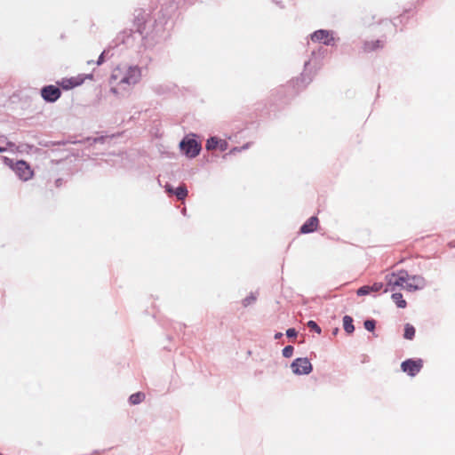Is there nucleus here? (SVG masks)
<instances>
[{"instance_id":"f257e3e1","label":"nucleus","mask_w":455,"mask_h":455,"mask_svg":"<svg viewBox=\"0 0 455 455\" xmlns=\"http://www.w3.org/2000/svg\"><path fill=\"white\" fill-rule=\"evenodd\" d=\"M112 80L127 85L139 83L141 78V70L137 66H118L113 70Z\"/></svg>"},{"instance_id":"f03ea898","label":"nucleus","mask_w":455,"mask_h":455,"mask_svg":"<svg viewBox=\"0 0 455 455\" xmlns=\"http://www.w3.org/2000/svg\"><path fill=\"white\" fill-rule=\"evenodd\" d=\"M387 284L384 292L395 291L398 288L404 289L407 281V271L401 270L386 276Z\"/></svg>"},{"instance_id":"7ed1b4c3","label":"nucleus","mask_w":455,"mask_h":455,"mask_svg":"<svg viewBox=\"0 0 455 455\" xmlns=\"http://www.w3.org/2000/svg\"><path fill=\"white\" fill-rule=\"evenodd\" d=\"M5 161H8V165L15 172L20 180L28 181L33 178L34 171L26 161L20 160L15 164H12L8 158H5Z\"/></svg>"},{"instance_id":"20e7f679","label":"nucleus","mask_w":455,"mask_h":455,"mask_svg":"<svg viewBox=\"0 0 455 455\" xmlns=\"http://www.w3.org/2000/svg\"><path fill=\"white\" fill-rule=\"evenodd\" d=\"M181 151L188 157L196 156L201 150V144L196 140L186 137L180 144Z\"/></svg>"},{"instance_id":"39448f33","label":"nucleus","mask_w":455,"mask_h":455,"mask_svg":"<svg viewBox=\"0 0 455 455\" xmlns=\"http://www.w3.org/2000/svg\"><path fill=\"white\" fill-rule=\"evenodd\" d=\"M422 366L423 361L421 359H408L403 362L401 364L402 370L411 377L417 375L420 371Z\"/></svg>"},{"instance_id":"423d86ee","label":"nucleus","mask_w":455,"mask_h":455,"mask_svg":"<svg viewBox=\"0 0 455 455\" xmlns=\"http://www.w3.org/2000/svg\"><path fill=\"white\" fill-rule=\"evenodd\" d=\"M295 374H309L312 371V364L307 358H297L291 365Z\"/></svg>"},{"instance_id":"0eeeda50","label":"nucleus","mask_w":455,"mask_h":455,"mask_svg":"<svg viewBox=\"0 0 455 455\" xmlns=\"http://www.w3.org/2000/svg\"><path fill=\"white\" fill-rule=\"evenodd\" d=\"M426 281L420 275H410L407 273V281L406 285L404 286V290L408 291H415L418 290H421L425 287Z\"/></svg>"},{"instance_id":"6e6552de","label":"nucleus","mask_w":455,"mask_h":455,"mask_svg":"<svg viewBox=\"0 0 455 455\" xmlns=\"http://www.w3.org/2000/svg\"><path fill=\"white\" fill-rule=\"evenodd\" d=\"M61 95V92L58 86L47 85L41 89L42 98L48 102H55Z\"/></svg>"},{"instance_id":"1a4fd4ad","label":"nucleus","mask_w":455,"mask_h":455,"mask_svg":"<svg viewBox=\"0 0 455 455\" xmlns=\"http://www.w3.org/2000/svg\"><path fill=\"white\" fill-rule=\"evenodd\" d=\"M84 82V77L81 75L69 78H62L57 82V84L64 90H70L81 85Z\"/></svg>"},{"instance_id":"9d476101","label":"nucleus","mask_w":455,"mask_h":455,"mask_svg":"<svg viewBox=\"0 0 455 455\" xmlns=\"http://www.w3.org/2000/svg\"><path fill=\"white\" fill-rule=\"evenodd\" d=\"M313 42L323 43L326 45L332 44L334 38L328 30L320 29L311 35Z\"/></svg>"},{"instance_id":"9b49d317","label":"nucleus","mask_w":455,"mask_h":455,"mask_svg":"<svg viewBox=\"0 0 455 455\" xmlns=\"http://www.w3.org/2000/svg\"><path fill=\"white\" fill-rule=\"evenodd\" d=\"M384 47V42L381 40L364 41L362 45V51L364 53H370Z\"/></svg>"},{"instance_id":"f8f14e48","label":"nucleus","mask_w":455,"mask_h":455,"mask_svg":"<svg viewBox=\"0 0 455 455\" xmlns=\"http://www.w3.org/2000/svg\"><path fill=\"white\" fill-rule=\"evenodd\" d=\"M319 225L317 217H310L300 228L301 234H308L315 231Z\"/></svg>"},{"instance_id":"ddd939ff","label":"nucleus","mask_w":455,"mask_h":455,"mask_svg":"<svg viewBox=\"0 0 455 455\" xmlns=\"http://www.w3.org/2000/svg\"><path fill=\"white\" fill-rule=\"evenodd\" d=\"M392 292V299L395 303V305L399 308H405L407 307V302L405 299H403V295L400 292L391 291Z\"/></svg>"},{"instance_id":"4468645a","label":"nucleus","mask_w":455,"mask_h":455,"mask_svg":"<svg viewBox=\"0 0 455 455\" xmlns=\"http://www.w3.org/2000/svg\"><path fill=\"white\" fill-rule=\"evenodd\" d=\"M145 397L146 395L144 393L137 392L130 396L129 402L132 405L139 404L145 400Z\"/></svg>"},{"instance_id":"2eb2a0df","label":"nucleus","mask_w":455,"mask_h":455,"mask_svg":"<svg viewBox=\"0 0 455 455\" xmlns=\"http://www.w3.org/2000/svg\"><path fill=\"white\" fill-rule=\"evenodd\" d=\"M343 327H344V330L347 332V333H352L355 330V327H354V324H353V319L351 316L349 315H345L343 317Z\"/></svg>"},{"instance_id":"dca6fc26","label":"nucleus","mask_w":455,"mask_h":455,"mask_svg":"<svg viewBox=\"0 0 455 455\" xmlns=\"http://www.w3.org/2000/svg\"><path fill=\"white\" fill-rule=\"evenodd\" d=\"M414 335H415V328L411 324L406 323L404 326V333H403L404 339H412L414 338Z\"/></svg>"},{"instance_id":"f3484780","label":"nucleus","mask_w":455,"mask_h":455,"mask_svg":"<svg viewBox=\"0 0 455 455\" xmlns=\"http://www.w3.org/2000/svg\"><path fill=\"white\" fill-rule=\"evenodd\" d=\"M174 194L179 200H183L188 196V189L185 185H181L176 188Z\"/></svg>"},{"instance_id":"a211bd4d","label":"nucleus","mask_w":455,"mask_h":455,"mask_svg":"<svg viewBox=\"0 0 455 455\" xmlns=\"http://www.w3.org/2000/svg\"><path fill=\"white\" fill-rule=\"evenodd\" d=\"M220 140L214 137L209 139L206 142V148L208 150L215 149L219 147Z\"/></svg>"},{"instance_id":"6ab92c4d","label":"nucleus","mask_w":455,"mask_h":455,"mask_svg":"<svg viewBox=\"0 0 455 455\" xmlns=\"http://www.w3.org/2000/svg\"><path fill=\"white\" fill-rule=\"evenodd\" d=\"M293 347L292 346H286L283 349V355L286 358H289L291 356H292L293 355Z\"/></svg>"},{"instance_id":"aec40b11","label":"nucleus","mask_w":455,"mask_h":455,"mask_svg":"<svg viewBox=\"0 0 455 455\" xmlns=\"http://www.w3.org/2000/svg\"><path fill=\"white\" fill-rule=\"evenodd\" d=\"M383 288L382 283H374L372 285H369L370 292H378Z\"/></svg>"},{"instance_id":"412c9836","label":"nucleus","mask_w":455,"mask_h":455,"mask_svg":"<svg viewBox=\"0 0 455 455\" xmlns=\"http://www.w3.org/2000/svg\"><path fill=\"white\" fill-rule=\"evenodd\" d=\"M370 290H369V285H364V286H362L360 287L357 291H356V294L358 296H365V295H368L370 294Z\"/></svg>"},{"instance_id":"4be33fe9","label":"nucleus","mask_w":455,"mask_h":455,"mask_svg":"<svg viewBox=\"0 0 455 455\" xmlns=\"http://www.w3.org/2000/svg\"><path fill=\"white\" fill-rule=\"evenodd\" d=\"M307 326L308 328H310L311 330L316 331L318 334L321 333L322 330L321 328L318 326V324L315 322V321H309L307 323Z\"/></svg>"},{"instance_id":"5701e85b","label":"nucleus","mask_w":455,"mask_h":455,"mask_svg":"<svg viewBox=\"0 0 455 455\" xmlns=\"http://www.w3.org/2000/svg\"><path fill=\"white\" fill-rule=\"evenodd\" d=\"M364 328L369 331H372L375 329V321L374 320H366L364 322Z\"/></svg>"},{"instance_id":"b1692460","label":"nucleus","mask_w":455,"mask_h":455,"mask_svg":"<svg viewBox=\"0 0 455 455\" xmlns=\"http://www.w3.org/2000/svg\"><path fill=\"white\" fill-rule=\"evenodd\" d=\"M286 335L288 337H296L297 336V331H295V329H288L287 331H286Z\"/></svg>"},{"instance_id":"393cba45","label":"nucleus","mask_w":455,"mask_h":455,"mask_svg":"<svg viewBox=\"0 0 455 455\" xmlns=\"http://www.w3.org/2000/svg\"><path fill=\"white\" fill-rule=\"evenodd\" d=\"M103 54H104V52H103V53H101V54H100V56L99 57V60H98V61H97V64H98V65H100V64H102V63H103V61H104Z\"/></svg>"},{"instance_id":"a878e982","label":"nucleus","mask_w":455,"mask_h":455,"mask_svg":"<svg viewBox=\"0 0 455 455\" xmlns=\"http://www.w3.org/2000/svg\"><path fill=\"white\" fill-rule=\"evenodd\" d=\"M166 190L169 193H174V190L170 186H166Z\"/></svg>"},{"instance_id":"bb28decb","label":"nucleus","mask_w":455,"mask_h":455,"mask_svg":"<svg viewBox=\"0 0 455 455\" xmlns=\"http://www.w3.org/2000/svg\"><path fill=\"white\" fill-rule=\"evenodd\" d=\"M220 148H221L222 150H224V149H225L224 145L226 144V142H225V141H222V140H220Z\"/></svg>"},{"instance_id":"cd10ccee","label":"nucleus","mask_w":455,"mask_h":455,"mask_svg":"<svg viewBox=\"0 0 455 455\" xmlns=\"http://www.w3.org/2000/svg\"><path fill=\"white\" fill-rule=\"evenodd\" d=\"M281 336H282V333H276V334H275V339H278V338H280Z\"/></svg>"},{"instance_id":"c85d7f7f","label":"nucleus","mask_w":455,"mask_h":455,"mask_svg":"<svg viewBox=\"0 0 455 455\" xmlns=\"http://www.w3.org/2000/svg\"><path fill=\"white\" fill-rule=\"evenodd\" d=\"M4 150H5V148H1V147H0V152H3V151H4Z\"/></svg>"}]
</instances>
